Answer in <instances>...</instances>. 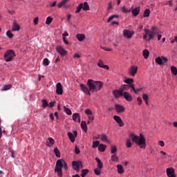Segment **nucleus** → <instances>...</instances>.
Returning a JSON list of instances; mask_svg holds the SVG:
<instances>
[{
    "label": "nucleus",
    "instance_id": "1",
    "mask_svg": "<svg viewBox=\"0 0 177 177\" xmlns=\"http://www.w3.org/2000/svg\"><path fill=\"white\" fill-rule=\"evenodd\" d=\"M87 86L88 88L86 87V86H85V84H80L82 92H84L86 95L91 96V92H99V91L103 88V83L102 82L95 81L89 79L87 80Z\"/></svg>",
    "mask_w": 177,
    "mask_h": 177
},
{
    "label": "nucleus",
    "instance_id": "2",
    "mask_svg": "<svg viewBox=\"0 0 177 177\" xmlns=\"http://www.w3.org/2000/svg\"><path fill=\"white\" fill-rule=\"evenodd\" d=\"M130 138L135 143L140 147V149H146V138H145V136L142 135V133L140 134V136H136L135 133L130 134Z\"/></svg>",
    "mask_w": 177,
    "mask_h": 177
},
{
    "label": "nucleus",
    "instance_id": "3",
    "mask_svg": "<svg viewBox=\"0 0 177 177\" xmlns=\"http://www.w3.org/2000/svg\"><path fill=\"white\" fill-rule=\"evenodd\" d=\"M64 167V169L67 171L68 167L67 166V162L63 159H59L56 162V165L55 168V172L57 174V176L59 177L63 176V170L62 168Z\"/></svg>",
    "mask_w": 177,
    "mask_h": 177
},
{
    "label": "nucleus",
    "instance_id": "4",
    "mask_svg": "<svg viewBox=\"0 0 177 177\" xmlns=\"http://www.w3.org/2000/svg\"><path fill=\"white\" fill-rule=\"evenodd\" d=\"M3 57L6 62H12L16 57V53H15V50H8L5 53Z\"/></svg>",
    "mask_w": 177,
    "mask_h": 177
},
{
    "label": "nucleus",
    "instance_id": "5",
    "mask_svg": "<svg viewBox=\"0 0 177 177\" xmlns=\"http://www.w3.org/2000/svg\"><path fill=\"white\" fill-rule=\"evenodd\" d=\"M137 73H138V66H136L133 65L128 69V74L129 75H131V77H135Z\"/></svg>",
    "mask_w": 177,
    "mask_h": 177
},
{
    "label": "nucleus",
    "instance_id": "6",
    "mask_svg": "<svg viewBox=\"0 0 177 177\" xmlns=\"http://www.w3.org/2000/svg\"><path fill=\"white\" fill-rule=\"evenodd\" d=\"M72 167L75 171L80 172V168H82V163H81V161H73Z\"/></svg>",
    "mask_w": 177,
    "mask_h": 177
},
{
    "label": "nucleus",
    "instance_id": "7",
    "mask_svg": "<svg viewBox=\"0 0 177 177\" xmlns=\"http://www.w3.org/2000/svg\"><path fill=\"white\" fill-rule=\"evenodd\" d=\"M135 34V32L131 31L129 30L124 29L123 30V35L124 38H127V39H131L132 38V36Z\"/></svg>",
    "mask_w": 177,
    "mask_h": 177
},
{
    "label": "nucleus",
    "instance_id": "8",
    "mask_svg": "<svg viewBox=\"0 0 177 177\" xmlns=\"http://www.w3.org/2000/svg\"><path fill=\"white\" fill-rule=\"evenodd\" d=\"M167 176L168 177H176V174H175V169L172 167H168L166 169Z\"/></svg>",
    "mask_w": 177,
    "mask_h": 177
},
{
    "label": "nucleus",
    "instance_id": "9",
    "mask_svg": "<svg viewBox=\"0 0 177 177\" xmlns=\"http://www.w3.org/2000/svg\"><path fill=\"white\" fill-rule=\"evenodd\" d=\"M113 95L116 97V99H118V97H120V96H123L124 91L122 88H120L119 90H115L113 91Z\"/></svg>",
    "mask_w": 177,
    "mask_h": 177
},
{
    "label": "nucleus",
    "instance_id": "10",
    "mask_svg": "<svg viewBox=\"0 0 177 177\" xmlns=\"http://www.w3.org/2000/svg\"><path fill=\"white\" fill-rule=\"evenodd\" d=\"M77 135H78V133H77V131H74L73 134L71 132L68 133V136L72 143H74V142H75V138H77Z\"/></svg>",
    "mask_w": 177,
    "mask_h": 177
},
{
    "label": "nucleus",
    "instance_id": "11",
    "mask_svg": "<svg viewBox=\"0 0 177 177\" xmlns=\"http://www.w3.org/2000/svg\"><path fill=\"white\" fill-rule=\"evenodd\" d=\"M56 94L57 95H63V86L62 83L58 82L56 84Z\"/></svg>",
    "mask_w": 177,
    "mask_h": 177
},
{
    "label": "nucleus",
    "instance_id": "12",
    "mask_svg": "<svg viewBox=\"0 0 177 177\" xmlns=\"http://www.w3.org/2000/svg\"><path fill=\"white\" fill-rule=\"evenodd\" d=\"M56 49L61 56H66V55H67V51H66V50L63 48L62 46H57Z\"/></svg>",
    "mask_w": 177,
    "mask_h": 177
},
{
    "label": "nucleus",
    "instance_id": "13",
    "mask_svg": "<svg viewBox=\"0 0 177 177\" xmlns=\"http://www.w3.org/2000/svg\"><path fill=\"white\" fill-rule=\"evenodd\" d=\"M131 12L133 16L136 17V16H138V15H139V13H140V7L138 6V7H136L135 8H133V9H131Z\"/></svg>",
    "mask_w": 177,
    "mask_h": 177
},
{
    "label": "nucleus",
    "instance_id": "14",
    "mask_svg": "<svg viewBox=\"0 0 177 177\" xmlns=\"http://www.w3.org/2000/svg\"><path fill=\"white\" fill-rule=\"evenodd\" d=\"M144 31H145V34H146L147 35V34H148V35H149V39H148L149 41H151V39H153V38H154V35L156 34V32H150L149 30H147V29H145Z\"/></svg>",
    "mask_w": 177,
    "mask_h": 177
},
{
    "label": "nucleus",
    "instance_id": "15",
    "mask_svg": "<svg viewBox=\"0 0 177 177\" xmlns=\"http://www.w3.org/2000/svg\"><path fill=\"white\" fill-rule=\"evenodd\" d=\"M113 120L117 122L118 124L119 127H124V122H122V120L120 116L114 115L113 116Z\"/></svg>",
    "mask_w": 177,
    "mask_h": 177
},
{
    "label": "nucleus",
    "instance_id": "16",
    "mask_svg": "<svg viewBox=\"0 0 177 177\" xmlns=\"http://www.w3.org/2000/svg\"><path fill=\"white\" fill-rule=\"evenodd\" d=\"M115 109L118 113H124L125 109L120 104H115Z\"/></svg>",
    "mask_w": 177,
    "mask_h": 177
},
{
    "label": "nucleus",
    "instance_id": "17",
    "mask_svg": "<svg viewBox=\"0 0 177 177\" xmlns=\"http://www.w3.org/2000/svg\"><path fill=\"white\" fill-rule=\"evenodd\" d=\"M97 66H98V67H100L101 68H105L106 70H109V68H110V67H109V66L104 65V64L103 63V61H102V59H100L98 61Z\"/></svg>",
    "mask_w": 177,
    "mask_h": 177
},
{
    "label": "nucleus",
    "instance_id": "18",
    "mask_svg": "<svg viewBox=\"0 0 177 177\" xmlns=\"http://www.w3.org/2000/svg\"><path fill=\"white\" fill-rule=\"evenodd\" d=\"M123 96L127 102H132V96L128 92L123 93Z\"/></svg>",
    "mask_w": 177,
    "mask_h": 177
},
{
    "label": "nucleus",
    "instance_id": "19",
    "mask_svg": "<svg viewBox=\"0 0 177 177\" xmlns=\"http://www.w3.org/2000/svg\"><path fill=\"white\" fill-rule=\"evenodd\" d=\"M72 118L75 122H77V119L78 120L77 122H81V117L80 116V113H73Z\"/></svg>",
    "mask_w": 177,
    "mask_h": 177
},
{
    "label": "nucleus",
    "instance_id": "20",
    "mask_svg": "<svg viewBox=\"0 0 177 177\" xmlns=\"http://www.w3.org/2000/svg\"><path fill=\"white\" fill-rule=\"evenodd\" d=\"M132 9H133V6H132L131 8H125V6H122L120 8L121 11L122 12V13H129Z\"/></svg>",
    "mask_w": 177,
    "mask_h": 177
},
{
    "label": "nucleus",
    "instance_id": "21",
    "mask_svg": "<svg viewBox=\"0 0 177 177\" xmlns=\"http://www.w3.org/2000/svg\"><path fill=\"white\" fill-rule=\"evenodd\" d=\"M47 146L48 147H52L55 145V140L52 138H48Z\"/></svg>",
    "mask_w": 177,
    "mask_h": 177
},
{
    "label": "nucleus",
    "instance_id": "22",
    "mask_svg": "<svg viewBox=\"0 0 177 177\" xmlns=\"http://www.w3.org/2000/svg\"><path fill=\"white\" fill-rule=\"evenodd\" d=\"M95 161H97V167L99 168V169H102L103 168V162H102V160L99 158H95Z\"/></svg>",
    "mask_w": 177,
    "mask_h": 177
},
{
    "label": "nucleus",
    "instance_id": "23",
    "mask_svg": "<svg viewBox=\"0 0 177 177\" xmlns=\"http://www.w3.org/2000/svg\"><path fill=\"white\" fill-rule=\"evenodd\" d=\"M12 31H20V26H19L16 22H14L12 24Z\"/></svg>",
    "mask_w": 177,
    "mask_h": 177
},
{
    "label": "nucleus",
    "instance_id": "24",
    "mask_svg": "<svg viewBox=\"0 0 177 177\" xmlns=\"http://www.w3.org/2000/svg\"><path fill=\"white\" fill-rule=\"evenodd\" d=\"M77 39L80 41V42H82L84 39H85V35L84 34H77L76 35Z\"/></svg>",
    "mask_w": 177,
    "mask_h": 177
},
{
    "label": "nucleus",
    "instance_id": "25",
    "mask_svg": "<svg viewBox=\"0 0 177 177\" xmlns=\"http://www.w3.org/2000/svg\"><path fill=\"white\" fill-rule=\"evenodd\" d=\"M116 167L119 174H124V167H122V165H118Z\"/></svg>",
    "mask_w": 177,
    "mask_h": 177
},
{
    "label": "nucleus",
    "instance_id": "26",
    "mask_svg": "<svg viewBox=\"0 0 177 177\" xmlns=\"http://www.w3.org/2000/svg\"><path fill=\"white\" fill-rule=\"evenodd\" d=\"M81 128L85 131V132H87L88 131V127L86 126V122L85 121H82L81 122Z\"/></svg>",
    "mask_w": 177,
    "mask_h": 177
},
{
    "label": "nucleus",
    "instance_id": "27",
    "mask_svg": "<svg viewBox=\"0 0 177 177\" xmlns=\"http://www.w3.org/2000/svg\"><path fill=\"white\" fill-rule=\"evenodd\" d=\"M100 138L102 142H106V143H110V141H109V139H107V136H106V134H102L100 136Z\"/></svg>",
    "mask_w": 177,
    "mask_h": 177
},
{
    "label": "nucleus",
    "instance_id": "28",
    "mask_svg": "<svg viewBox=\"0 0 177 177\" xmlns=\"http://www.w3.org/2000/svg\"><path fill=\"white\" fill-rule=\"evenodd\" d=\"M142 55L145 59H149V55H150V52H149V50L145 49L142 51Z\"/></svg>",
    "mask_w": 177,
    "mask_h": 177
},
{
    "label": "nucleus",
    "instance_id": "29",
    "mask_svg": "<svg viewBox=\"0 0 177 177\" xmlns=\"http://www.w3.org/2000/svg\"><path fill=\"white\" fill-rule=\"evenodd\" d=\"M119 17L120 16L117 15H111L108 18L107 23H110V21H111V20H113V19H118Z\"/></svg>",
    "mask_w": 177,
    "mask_h": 177
},
{
    "label": "nucleus",
    "instance_id": "30",
    "mask_svg": "<svg viewBox=\"0 0 177 177\" xmlns=\"http://www.w3.org/2000/svg\"><path fill=\"white\" fill-rule=\"evenodd\" d=\"M155 62L157 64H159V66L162 65V57H158L157 58H156Z\"/></svg>",
    "mask_w": 177,
    "mask_h": 177
},
{
    "label": "nucleus",
    "instance_id": "31",
    "mask_svg": "<svg viewBox=\"0 0 177 177\" xmlns=\"http://www.w3.org/2000/svg\"><path fill=\"white\" fill-rule=\"evenodd\" d=\"M111 161L117 162H118V156H117L116 153H114L113 155L111 156Z\"/></svg>",
    "mask_w": 177,
    "mask_h": 177
},
{
    "label": "nucleus",
    "instance_id": "32",
    "mask_svg": "<svg viewBox=\"0 0 177 177\" xmlns=\"http://www.w3.org/2000/svg\"><path fill=\"white\" fill-rule=\"evenodd\" d=\"M106 145H103V144H100L98 146V150L99 151H104L106 150Z\"/></svg>",
    "mask_w": 177,
    "mask_h": 177
},
{
    "label": "nucleus",
    "instance_id": "33",
    "mask_svg": "<svg viewBox=\"0 0 177 177\" xmlns=\"http://www.w3.org/2000/svg\"><path fill=\"white\" fill-rule=\"evenodd\" d=\"M83 10H89V4H88V2H84L83 3V7H82Z\"/></svg>",
    "mask_w": 177,
    "mask_h": 177
},
{
    "label": "nucleus",
    "instance_id": "34",
    "mask_svg": "<svg viewBox=\"0 0 177 177\" xmlns=\"http://www.w3.org/2000/svg\"><path fill=\"white\" fill-rule=\"evenodd\" d=\"M150 16V10L146 9L143 13V17H149Z\"/></svg>",
    "mask_w": 177,
    "mask_h": 177
},
{
    "label": "nucleus",
    "instance_id": "35",
    "mask_svg": "<svg viewBox=\"0 0 177 177\" xmlns=\"http://www.w3.org/2000/svg\"><path fill=\"white\" fill-rule=\"evenodd\" d=\"M100 143V142H99L98 140L93 141V145H92L93 149H96V147H99Z\"/></svg>",
    "mask_w": 177,
    "mask_h": 177
},
{
    "label": "nucleus",
    "instance_id": "36",
    "mask_svg": "<svg viewBox=\"0 0 177 177\" xmlns=\"http://www.w3.org/2000/svg\"><path fill=\"white\" fill-rule=\"evenodd\" d=\"M83 8V3H81L80 5L77 7V10L75 12V13H80Z\"/></svg>",
    "mask_w": 177,
    "mask_h": 177
},
{
    "label": "nucleus",
    "instance_id": "37",
    "mask_svg": "<svg viewBox=\"0 0 177 177\" xmlns=\"http://www.w3.org/2000/svg\"><path fill=\"white\" fill-rule=\"evenodd\" d=\"M129 88H131V86H129V84H124L122 87H120V89H122L124 92V91H128Z\"/></svg>",
    "mask_w": 177,
    "mask_h": 177
},
{
    "label": "nucleus",
    "instance_id": "38",
    "mask_svg": "<svg viewBox=\"0 0 177 177\" xmlns=\"http://www.w3.org/2000/svg\"><path fill=\"white\" fill-rule=\"evenodd\" d=\"M54 153H55L56 157L60 158V151H59V149H57V147L54 149Z\"/></svg>",
    "mask_w": 177,
    "mask_h": 177
},
{
    "label": "nucleus",
    "instance_id": "39",
    "mask_svg": "<svg viewBox=\"0 0 177 177\" xmlns=\"http://www.w3.org/2000/svg\"><path fill=\"white\" fill-rule=\"evenodd\" d=\"M89 172V170L88 169H82V174H81V176L82 177H85L86 176V175L88 174V173Z\"/></svg>",
    "mask_w": 177,
    "mask_h": 177
},
{
    "label": "nucleus",
    "instance_id": "40",
    "mask_svg": "<svg viewBox=\"0 0 177 177\" xmlns=\"http://www.w3.org/2000/svg\"><path fill=\"white\" fill-rule=\"evenodd\" d=\"M171 71L174 75H177V68L176 67L172 66H171Z\"/></svg>",
    "mask_w": 177,
    "mask_h": 177
},
{
    "label": "nucleus",
    "instance_id": "41",
    "mask_svg": "<svg viewBox=\"0 0 177 177\" xmlns=\"http://www.w3.org/2000/svg\"><path fill=\"white\" fill-rule=\"evenodd\" d=\"M126 147L128 149H131V147H132V142H131V140L127 139L126 141Z\"/></svg>",
    "mask_w": 177,
    "mask_h": 177
},
{
    "label": "nucleus",
    "instance_id": "42",
    "mask_svg": "<svg viewBox=\"0 0 177 177\" xmlns=\"http://www.w3.org/2000/svg\"><path fill=\"white\" fill-rule=\"evenodd\" d=\"M117 151V147L115 145L111 146V153L114 154Z\"/></svg>",
    "mask_w": 177,
    "mask_h": 177
},
{
    "label": "nucleus",
    "instance_id": "43",
    "mask_svg": "<svg viewBox=\"0 0 177 177\" xmlns=\"http://www.w3.org/2000/svg\"><path fill=\"white\" fill-rule=\"evenodd\" d=\"M64 109L65 113L68 115H71L72 113H71V109H68V108H66V106H64Z\"/></svg>",
    "mask_w": 177,
    "mask_h": 177
},
{
    "label": "nucleus",
    "instance_id": "44",
    "mask_svg": "<svg viewBox=\"0 0 177 177\" xmlns=\"http://www.w3.org/2000/svg\"><path fill=\"white\" fill-rule=\"evenodd\" d=\"M101 169L99 168H95L94 169V174H95V175H97V176H99V175H100L102 174V171H100Z\"/></svg>",
    "mask_w": 177,
    "mask_h": 177
},
{
    "label": "nucleus",
    "instance_id": "45",
    "mask_svg": "<svg viewBox=\"0 0 177 177\" xmlns=\"http://www.w3.org/2000/svg\"><path fill=\"white\" fill-rule=\"evenodd\" d=\"M6 34V36H7L8 38H10V39H12V38H13V37H14L12 32H10V30L7 31Z\"/></svg>",
    "mask_w": 177,
    "mask_h": 177
},
{
    "label": "nucleus",
    "instance_id": "46",
    "mask_svg": "<svg viewBox=\"0 0 177 177\" xmlns=\"http://www.w3.org/2000/svg\"><path fill=\"white\" fill-rule=\"evenodd\" d=\"M53 21V19H52V17H48L46 20V24L49 26V24H50V23H52Z\"/></svg>",
    "mask_w": 177,
    "mask_h": 177
},
{
    "label": "nucleus",
    "instance_id": "47",
    "mask_svg": "<svg viewBox=\"0 0 177 177\" xmlns=\"http://www.w3.org/2000/svg\"><path fill=\"white\" fill-rule=\"evenodd\" d=\"M125 84H127V85H129L130 84H132L133 82V79L128 78L124 80Z\"/></svg>",
    "mask_w": 177,
    "mask_h": 177
},
{
    "label": "nucleus",
    "instance_id": "48",
    "mask_svg": "<svg viewBox=\"0 0 177 177\" xmlns=\"http://www.w3.org/2000/svg\"><path fill=\"white\" fill-rule=\"evenodd\" d=\"M43 66H49V59L44 58L43 60Z\"/></svg>",
    "mask_w": 177,
    "mask_h": 177
},
{
    "label": "nucleus",
    "instance_id": "49",
    "mask_svg": "<svg viewBox=\"0 0 177 177\" xmlns=\"http://www.w3.org/2000/svg\"><path fill=\"white\" fill-rule=\"evenodd\" d=\"M10 88H12V85H10V84L6 85L3 87L2 91H9V89H10Z\"/></svg>",
    "mask_w": 177,
    "mask_h": 177
},
{
    "label": "nucleus",
    "instance_id": "50",
    "mask_svg": "<svg viewBox=\"0 0 177 177\" xmlns=\"http://www.w3.org/2000/svg\"><path fill=\"white\" fill-rule=\"evenodd\" d=\"M42 107H44V109H45V107H48V101H46V100H42Z\"/></svg>",
    "mask_w": 177,
    "mask_h": 177
},
{
    "label": "nucleus",
    "instance_id": "51",
    "mask_svg": "<svg viewBox=\"0 0 177 177\" xmlns=\"http://www.w3.org/2000/svg\"><path fill=\"white\" fill-rule=\"evenodd\" d=\"M142 99L145 102H147L149 100V95H147L146 93L142 94Z\"/></svg>",
    "mask_w": 177,
    "mask_h": 177
},
{
    "label": "nucleus",
    "instance_id": "52",
    "mask_svg": "<svg viewBox=\"0 0 177 177\" xmlns=\"http://www.w3.org/2000/svg\"><path fill=\"white\" fill-rule=\"evenodd\" d=\"M160 154L162 155V156H161L162 160H164V158H167V157H166L167 153H165V152L163 151H160Z\"/></svg>",
    "mask_w": 177,
    "mask_h": 177
},
{
    "label": "nucleus",
    "instance_id": "53",
    "mask_svg": "<svg viewBox=\"0 0 177 177\" xmlns=\"http://www.w3.org/2000/svg\"><path fill=\"white\" fill-rule=\"evenodd\" d=\"M168 62V59L165 57H162V64H165Z\"/></svg>",
    "mask_w": 177,
    "mask_h": 177
},
{
    "label": "nucleus",
    "instance_id": "54",
    "mask_svg": "<svg viewBox=\"0 0 177 177\" xmlns=\"http://www.w3.org/2000/svg\"><path fill=\"white\" fill-rule=\"evenodd\" d=\"M137 102H138V104L139 106H140L142 104V98L140 97H138L137 98Z\"/></svg>",
    "mask_w": 177,
    "mask_h": 177
},
{
    "label": "nucleus",
    "instance_id": "55",
    "mask_svg": "<svg viewBox=\"0 0 177 177\" xmlns=\"http://www.w3.org/2000/svg\"><path fill=\"white\" fill-rule=\"evenodd\" d=\"M129 86L133 91L136 92V88H135V85H133V84H130Z\"/></svg>",
    "mask_w": 177,
    "mask_h": 177
},
{
    "label": "nucleus",
    "instance_id": "56",
    "mask_svg": "<svg viewBox=\"0 0 177 177\" xmlns=\"http://www.w3.org/2000/svg\"><path fill=\"white\" fill-rule=\"evenodd\" d=\"M158 145L159 146H160L161 147H164V146H165V143L164 142V141L160 140L158 142Z\"/></svg>",
    "mask_w": 177,
    "mask_h": 177
},
{
    "label": "nucleus",
    "instance_id": "57",
    "mask_svg": "<svg viewBox=\"0 0 177 177\" xmlns=\"http://www.w3.org/2000/svg\"><path fill=\"white\" fill-rule=\"evenodd\" d=\"M85 113L87 114V115H91L92 114V111L89 109H86Z\"/></svg>",
    "mask_w": 177,
    "mask_h": 177
},
{
    "label": "nucleus",
    "instance_id": "58",
    "mask_svg": "<svg viewBox=\"0 0 177 177\" xmlns=\"http://www.w3.org/2000/svg\"><path fill=\"white\" fill-rule=\"evenodd\" d=\"M75 154H80V148H78L77 147H75Z\"/></svg>",
    "mask_w": 177,
    "mask_h": 177
},
{
    "label": "nucleus",
    "instance_id": "59",
    "mask_svg": "<svg viewBox=\"0 0 177 177\" xmlns=\"http://www.w3.org/2000/svg\"><path fill=\"white\" fill-rule=\"evenodd\" d=\"M95 117L93 116V114L91 113V115H88V120H90V121H93Z\"/></svg>",
    "mask_w": 177,
    "mask_h": 177
},
{
    "label": "nucleus",
    "instance_id": "60",
    "mask_svg": "<svg viewBox=\"0 0 177 177\" xmlns=\"http://www.w3.org/2000/svg\"><path fill=\"white\" fill-rule=\"evenodd\" d=\"M111 8H113V6L111 1H110L108 4L107 10H111Z\"/></svg>",
    "mask_w": 177,
    "mask_h": 177
},
{
    "label": "nucleus",
    "instance_id": "61",
    "mask_svg": "<svg viewBox=\"0 0 177 177\" xmlns=\"http://www.w3.org/2000/svg\"><path fill=\"white\" fill-rule=\"evenodd\" d=\"M100 135H97V136H95L93 138V139L94 140H97V139H100Z\"/></svg>",
    "mask_w": 177,
    "mask_h": 177
},
{
    "label": "nucleus",
    "instance_id": "62",
    "mask_svg": "<svg viewBox=\"0 0 177 177\" xmlns=\"http://www.w3.org/2000/svg\"><path fill=\"white\" fill-rule=\"evenodd\" d=\"M54 106H55V102H52L48 104V106L50 107V109H52V107H53Z\"/></svg>",
    "mask_w": 177,
    "mask_h": 177
},
{
    "label": "nucleus",
    "instance_id": "63",
    "mask_svg": "<svg viewBox=\"0 0 177 177\" xmlns=\"http://www.w3.org/2000/svg\"><path fill=\"white\" fill-rule=\"evenodd\" d=\"M38 20H39L38 17H35V19H34V24L35 26H37V24H38Z\"/></svg>",
    "mask_w": 177,
    "mask_h": 177
},
{
    "label": "nucleus",
    "instance_id": "64",
    "mask_svg": "<svg viewBox=\"0 0 177 177\" xmlns=\"http://www.w3.org/2000/svg\"><path fill=\"white\" fill-rule=\"evenodd\" d=\"M62 37H68V32H67L65 31V32L62 34Z\"/></svg>",
    "mask_w": 177,
    "mask_h": 177
}]
</instances>
